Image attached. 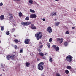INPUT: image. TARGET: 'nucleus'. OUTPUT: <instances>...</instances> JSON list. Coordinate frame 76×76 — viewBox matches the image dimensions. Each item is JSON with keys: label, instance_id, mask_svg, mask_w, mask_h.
I'll return each mask as SVG.
<instances>
[{"label": "nucleus", "instance_id": "a211bd4d", "mask_svg": "<svg viewBox=\"0 0 76 76\" xmlns=\"http://www.w3.org/2000/svg\"><path fill=\"white\" fill-rule=\"evenodd\" d=\"M65 72L66 74H68V73H69V71L67 70H65Z\"/></svg>", "mask_w": 76, "mask_h": 76}, {"label": "nucleus", "instance_id": "9b49d317", "mask_svg": "<svg viewBox=\"0 0 76 76\" xmlns=\"http://www.w3.org/2000/svg\"><path fill=\"white\" fill-rule=\"evenodd\" d=\"M30 63L29 62H26V66L27 67H30Z\"/></svg>", "mask_w": 76, "mask_h": 76}, {"label": "nucleus", "instance_id": "72a5a7b5", "mask_svg": "<svg viewBox=\"0 0 76 76\" xmlns=\"http://www.w3.org/2000/svg\"><path fill=\"white\" fill-rule=\"evenodd\" d=\"M14 48L15 49H17V48H18V47H17V46L15 45L14 46Z\"/></svg>", "mask_w": 76, "mask_h": 76}, {"label": "nucleus", "instance_id": "7ed1b4c3", "mask_svg": "<svg viewBox=\"0 0 76 76\" xmlns=\"http://www.w3.org/2000/svg\"><path fill=\"white\" fill-rule=\"evenodd\" d=\"M72 57L70 55L68 56L66 58V60L68 61L69 62H71L72 61Z\"/></svg>", "mask_w": 76, "mask_h": 76}, {"label": "nucleus", "instance_id": "864d4df0", "mask_svg": "<svg viewBox=\"0 0 76 76\" xmlns=\"http://www.w3.org/2000/svg\"><path fill=\"white\" fill-rule=\"evenodd\" d=\"M3 71H4V70L3 69Z\"/></svg>", "mask_w": 76, "mask_h": 76}, {"label": "nucleus", "instance_id": "5701e85b", "mask_svg": "<svg viewBox=\"0 0 76 76\" xmlns=\"http://www.w3.org/2000/svg\"><path fill=\"white\" fill-rule=\"evenodd\" d=\"M47 45L48 48H50V43H47Z\"/></svg>", "mask_w": 76, "mask_h": 76}, {"label": "nucleus", "instance_id": "4c0bfd02", "mask_svg": "<svg viewBox=\"0 0 76 76\" xmlns=\"http://www.w3.org/2000/svg\"><path fill=\"white\" fill-rule=\"evenodd\" d=\"M15 57V55H12V56H11V58L13 59V57Z\"/></svg>", "mask_w": 76, "mask_h": 76}, {"label": "nucleus", "instance_id": "8fccbe9b", "mask_svg": "<svg viewBox=\"0 0 76 76\" xmlns=\"http://www.w3.org/2000/svg\"><path fill=\"white\" fill-rule=\"evenodd\" d=\"M55 1H58V0H55Z\"/></svg>", "mask_w": 76, "mask_h": 76}, {"label": "nucleus", "instance_id": "423d86ee", "mask_svg": "<svg viewBox=\"0 0 76 76\" xmlns=\"http://www.w3.org/2000/svg\"><path fill=\"white\" fill-rule=\"evenodd\" d=\"M52 47L55 49L56 51H59V47H56V45H53L52 46Z\"/></svg>", "mask_w": 76, "mask_h": 76}, {"label": "nucleus", "instance_id": "20e7f679", "mask_svg": "<svg viewBox=\"0 0 76 76\" xmlns=\"http://www.w3.org/2000/svg\"><path fill=\"white\" fill-rule=\"evenodd\" d=\"M31 24V22H23L21 23L22 25H23L24 26H26V25H30V24Z\"/></svg>", "mask_w": 76, "mask_h": 76}, {"label": "nucleus", "instance_id": "2eb2a0df", "mask_svg": "<svg viewBox=\"0 0 76 76\" xmlns=\"http://www.w3.org/2000/svg\"><path fill=\"white\" fill-rule=\"evenodd\" d=\"M19 16V17H22V16H23V14L22 12H19L18 14Z\"/></svg>", "mask_w": 76, "mask_h": 76}, {"label": "nucleus", "instance_id": "39448f33", "mask_svg": "<svg viewBox=\"0 0 76 76\" xmlns=\"http://www.w3.org/2000/svg\"><path fill=\"white\" fill-rule=\"evenodd\" d=\"M47 32L48 33H51L53 32V29L51 27H48L47 28Z\"/></svg>", "mask_w": 76, "mask_h": 76}, {"label": "nucleus", "instance_id": "c85d7f7f", "mask_svg": "<svg viewBox=\"0 0 76 76\" xmlns=\"http://www.w3.org/2000/svg\"><path fill=\"white\" fill-rule=\"evenodd\" d=\"M13 19V16H11L9 18L10 19Z\"/></svg>", "mask_w": 76, "mask_h": 76}, {"label": "nucleus", "instance_id": "f3484780", "mask_svg": "<svg viewBox=\"0 0 76 76\" xmlns=\"http://www.w3.org/2000/svg\"><path fill=\"white\" fill-rule=\"evenodd\" d=\"M39 55H40V56H41L42 57V56H44V53H39Z\"/></svg>", "mask_w": 76, "mask_h": 76}, {"label": "nucleus", "instance_id": "f704fd0d", "mask_svg": "<svg viewBox=\"0 0 76 76\" xmlns=\"http://www.w3.org/2000/svg\"><path fill=\"white\" fill-rule=\"evenodd\" d=\"M25 19H29V18L28 16L26 17Z\"/></svg>", "mask_w": 76, "mask_h": 76}, {"label": "nucleus", "instance_id": "4468645a", "mask_svg": "<svg viewBox=\"0 0 76 76\" xmlns=\"http://www.w3.org/2000/svg\"><path fill=\"white\" fill-rule=\"evenodd\" d=\"M60 25L59 22H56L55 23V26H58V25Z\"/></svg>", "mask_w": 76, "mask_h": 76}, {"label": "nucleus", "instance_id": "c756f323", "mask_svg": "<svg viewBox=\"0 0 76 76\" xmlns=\"http://www.w3.org/2000/svg\"><path fill=\"white\" fill-rule=\"evenodd\" d=\"M52 38H50L49 39V42H51L52 41Z\"/></svg>", "mask_w": 76, "mask_h": 76}, {"label": "nucleus", "instance_id": "09e8293b", "mask_svg": "<svg viewBox=\"0 0 76 76\" xmlns=\"http://www.w3.org/2000/svg\"><path fill=\"white\" fill-rule=\"evenodd\" d=\"M74 11H76V9L75 8L74 9Z\"/></svg>", "mask_w": 76, "mask_h": 76}, {"label": "nucleus", "instance_id": "1a4fd4ad", "mask_svg": "<svg viewBox=\"0 0 76 76\" xmlns=\"http://www.w3.org/2000/svg\"><path fill=\"white\" fill-rule=\"evenodd\" d=\"M29 41H30V40L29 39H26L25 41V43H26V44H29Z\"/></svg>", "mask_w": 76, "mask_h": 76}, {"label": "nucleus", "instance_id": "412c9836", "mask_svg": "<svg viewBox=\"0 0 76 76\" xmlns=\"http://www.w3.org/2000/svg\"><path fill=\"white\" fill-rule=\"evenodd\" d=\"M64 45L65 46V47H66V46H67V45H68V43H67V42H65L64 43Z\"/></svg>", "mask_w": 76, "mask_h": 76}, {"label": "nucleus", "instance_id": "bf43d9fd", "mask_svg": "<svg viewBox=\"0 0 76 76\" xmlns=\"http://www.w3.org/2000/svg\"><path fill=\"white\" fill-rule=\"evenodd\" d=\"M1 43V41H0V43Z\"/></svg>", "mask_w": 76, "mask_h": 76}, {"label": "nucleus", "instance_id": "5fc2aeb1", "mask_svg": "<svg viewBox=\"0 0 76 76\" xmlns=\"http://www.w3.org/2000/svg\"><path fill=\"white\" fill-rule=\"evenodd\" d=\"M14 37H16V35H14Z\"/></svg>", "mask_w": 76, "mask_h": 76}, {"label": "nucleus", "instance_id": "dca6fc26", "mask_svg": "<svg viewBox=\"0 0 76 76\" xmlns=\"http://www.w3.org/2000/svg\"><path fill=\"white\" fill-rule=\"evenodd\" d=\"M66 69H68V70H70L71 69V66H67L66 67Z\"/></svg>", "mask_w": 76, "mask_h": 76}, {"label": "nucleus", "instance_id": "e433bc0d", "mask_svg": "<svg viewBox=\"0 0 76 76\" xmlns=\"http://www.w3.org/2000/svg\"><path fill=\"white\" fill-rule=\"evenodd\" d=\"M1 66L2 67V68H4V67H3V66H4V65H3L2 64H1Z\"/></svg>", "mask_w": 76, "mask_h": 76}, {"label": "nucleus", "instance_id": "c03bdc74", "mask_svg": "<svg viewBox=\"0 0 76 76\" xmlns=\"http://www.w3.org/2000/svg\"><path fill=\"white\" fill-rule=\"evenodd\" d=\"M42 45H41L40 46V48H42Z\"/></svg>", "mask_w": 76, "mask_h": 76}, {"label": "nucleus", "instance_id": "9d476101", "mask_svg": "<svg viewBox=\"0 0 76 76\" xmlns=\"http://www.w3.org/2000/svg\"><path fill=\"white\" fill-rule=\"evenodd\" d=\"M55 15L57 16V13L54 12L50 14L51 16H55Z\"/></svg>", "mask_w": 76, "mask_h": 76}, {"label": "nucleus", "instance_id": "a878e982", "mask_svg": "<svg viewBox=\"0 0 76 76\" xmlns=\"http://www.w3.org/2000/svg\"><path fill=\"white\" fill-rule=\"evenodd\" d=\"M56 76H61L60 74H59L58 73H57L56 74Z\"/></svg>", "mask_w": 76, "mask_h": 76}, {"label": "nucleus", "instance_id": "cd10ccee", "mask_svg": "<svg viewBox=\"0 0 76 76\" xmlns=\"http://www.w3.org/2000/svg\"><path fill=\"white\" fill-rule=\"evenodd\" d=\"M49 61L50 62H52L53 60H52V58H50Z\"/></svg>", "mask_w": 76, "mask_h": 76}, {"label": "nucleus", "instance_id": "b1692460", "mask_svg": "<svg viewBox=\"0 0 76 76\" xmlns=\"http://www.w3.org/2000/svg\"><path fill=\"white\" fill-rule=\"evenodd\" d=\"M29 3H30V4H32L33 3V1L32 0H30L29 1Z\"/></svg>", "mask_w": 76, "mask_h": 76}, {"label": "nucleus", "instance_id": "2f4dec72", "mask_svg": "<svg viewBox=\"0 0 76 76\" xmlns=\"http://www.w3.org/2000/svg\"><path fill=\"white\" fill-rule=\"evenodd\" d=\"M20 53H23V50L21 49L20 50Z\"/></svg>", "mask_w": 76, "mask_h": 76}, {"label": "nucleus", "instance_id": "13d9d810", "mask_svg": "<svg viewBox=\"0 0 76 76\" xmlns=\"http://www.w3.org/2000/svg\"><path fill=\"white\" fill-rule=\"evenodd\" d=\"M43 19H45V18H43Z\"/></svg>", "mask_w": 76, "mask_h": 76}, {"label": "nucleus", "instance_id": "bb28decb", "mask_svg": "<svg viewBox=\"0 0 76 76\" xmlns=\"http://www.w3.org/2000/svg\"><path fill=\"white\" fill-rule=\"evenodd\" d=\"M15 29L14 28H13L12 29L11 31V32H14V31H15Z\"/></svg>", "mask_w": 76, "mask_h": 76}, {"label": "nucleus", "instance_id": "ea45409f", "mask_svg": "<svg viewBox=\"0 0 76 76\" xmlns=\"http://www.w3.org/2000/svg\"><path fill=\"white\" fill-rule=\"evenodd\" d=\"M43 59H44V60H46V58H45V57H43Z\"/></svg>", "mask_w": 76, "mask_h": 76}, {"label": "nucleus", "instance_id": "4d7b16f0", "mask_svg": "<svg viewBox=\"0 0 76 76\" xmlns=\"http://www.w3.org/2000/svg\"><path fill=\"white\" fill-rule=\"evenodd\" d=\"M29 20V19H27V20Z\"/></svg>", "mask_w": 76, "mask_h": 76}, {"label": "nucleus", "instance_id": "6e6552de", "mask_svg": "<svg viewBox=\"0 0 76 76\" xmlns=\"http://www.w3.org/2000/svg\"><path fill=\"white\" fill-rule=\"evenodd\" d=\"M31 18L33 19V18H37V15L35 14H31L30 15Z\"/></svg>", "mask_w": 76, "mask_h": 76}, {"label": "nucleus", "instance_id": "ddd939ff", "mask_svg": "<svg viewBox=\"0 0 76 76\" xmlns=\"http://www.w3.org/2000/svg\"><path fill=\"white\" fill-rule=\"evenodd\" d=\"M0 18L1 19H4V15H2L0 16Z\"/></svg>", "mask_w": 76, "mask_h": 76}, {"label": "nucleus", "instance_id": "393cba45", "mask_svg": "<svg viewBox=\"0 0 76 76\" xmlns=\"http://www.w3.org/2000/svg\"><path fill=\"white\" fill-rule=\"evenodd\" d=\"M31 28L32 29H36V27L35 26L31 27Z\"/></svg>", "mask_w": 76, "mask_h": 76}, {"label": "nucleus", "instance_id": "aec40b11", "mask_svg": "<svg viewBox=\"0 0 76 76\" xmlns=\"http://www.w3.org/2000/svg\"><path fill=\"white\" fill-rule=\"evenodd\" d=\"M14 42H16V43H18L19 42V40L17 39H15L14 40Z\"/></svg>", "mask_w": 76, "mask_h": 76}, {"label": "nucleus", "instance_id": "6ab92c4d", "mask_svg": "<svg viewBox=\"0 0 76 76\" xmlns=\"http://www.w3.org/2000/svg\"><path fill=\"white\" fill-rule=\"evenodd\" d=\"M30 11L31 13H35V11H34V10H32L30 9Z\"/></svg>", "mask_w": 76, "mask_h": 76}, {"label": "nucleus", "instance_id": "f257e3e1", "mask_svg": "<svg viewBox=\"0 0 76 76\" xmlns=\"http://www.w3.org/2000/svg\"><path fill=\"white\" fill-rule=\"evenodd\" d=\"M44 64V62H41L39 64H38V70H43V66L42 65Z\"/></svg>", "mask_w": 76, "mask_h": 76}, {"label": "nucleus", "instance_id": "37998d69", "mask_svg": "<svg viewBox=\"0 0 76 76\" xmlns=\"http://www.w3.org/2000/svg\"><path fill=\"white\" fill-rule=\"evenodd\" d=\"M38 50L39 51V52H41V50L40 49H38Z\"/></svg>", "mask_w": 76, "mask_h": 76}, {"label": "nucleus", "instance_id": "f8f14e48", "mask_svg": "<svg viewBox=\"0 0 76 76\" xmlns=\"http://www.w3.org/2000/svg\"><path fill=\"white\" fill-rule=\"evenodd\" d=\"M10 58H11V56L10 55H8L7 56V60H10Z\"/></svg>", "mask_w": 76, "mask_h": 76}, {"label": "nucleus", "instance_id": "0eeeda50", "mask_svg": "<svg viewBox=\"0 0 76 76\" xmlns=\"http://www.w3.org/2000/svg\"><path fill=\"white\" fill-rule=\"evenodd\" d=\"M57 40V41H59L60 44H61L63 42V38H58Z\"/></svg>", "mask_w": 76, "mask_h": 76}, {"label": "nucleus", "instance_id": "4be33fe9", "mask_svg": "<svg viewBox=\"0 0 76 76\" xmlns=\"http://www.w3.org/2000/svg\"><path fill=\"white\" fill-rule=\"evenodd\" d=\"M6 34L7 35H10V33H9V31H7L6 33Z\"/></svg>", "mask_w": 76, "mask_h": 76}, {"label": "nucleus", "instance_id": "473e14b6", "mask_svg": "<svg viewBox=\"0 0 76 76\" xmlns=\"http://www.w3.org/2000/svg\"><path fill=\"white\" fill-rule=\"evenodd\" d=\"M65 34H69V31H67L66 32Z\"/></svg>", "mask_w": 76, "mask_h": 76}, {"label": "nucleus", "instance_id": "052dcab7", "mask_svg": "<svg viewBox=\"0 0 76 76\" xmlns=\"http://www.w3.org/2000/svg\"><path fill=\"white\" fill-rule=\"evenodd\" d=\"M55 20L56 21V20L55 19Z\"/></svg>", "mask_w": 76, "mask_h": 76}, {"label": "nucleus", "instance_id": "a18cd8bd", "mask_svg": "<svg viewBox=\"0 0 76 76\" xmlns=\"http://www.w3.org/2000/svg\"><path fill=\"white\" fill-rule=\"evenodd\" d=\"M31 26H34V25L33 24H31Z\"/></svg>", "mask_w": 76, "mask_h": 76}, {"label": "nucleus", "instance_id": "6e6d98bb", "mask_svg": "<svg viewBox=\"0 0 76 76\" xmlns=\"http://www.w3.org/2000/svg\"><path fill=\"white\" fill-rule=\"evenodd\" d=\"M14 26H16V25H15V24H14Z\"/></svg>", "mask_w": 76, "mask_h": 76}, {"label": "nucleus", "instance_id": "a19ab883", "mask_svg": "<svg viewBox=\"0 0 76 76\" xmlns=\"http://www.w3.org/2000/svg\"><path fill=\"white\" fill-rule=\"evenodd\" d=\"M39 60H40L39 59V58H37V61H39Z\"/></svg>", "mask_w": 76, "mask_h": 76}, {"label": "nucleus", "instance_id": "603ef678", "mask_svg": "<svg viewBox=\"0 0 76 76\" xmlns=\"http://www.w3.org/2000/svg\"><path fill=\"white\" fill-rule=\"evenodd\" d=\"M47 53H45V55H47Z\"/></svg>", "mask_w": 76, "mask_h": 76}, {"label": "nucleus", "instance_id": "de8ad7c7", "mask_svg": "<svg viewBox=\"0 0 76 76\" xmlns=\"http://www.w3.org/2000/svg\"><path fill=\"white\" fill-rule=\"evenodd\" d=\"M72 29H75V27H72Z\"/></svg>", "mask_w": 76, "mask_h": 76}, {"label": "nucleus", "instance_id": "3c124183", "mask_svg": "<svg viewBox=\"0 0 76 76\" xmlns=\"http://www.w3.org/2000/svg\"><path fill=\"white\" fill-rule=\"evenodd\" d=\"M39 43L40 44H42V43H41V42H39Z\"/></svg>", "mask_w": 76, "mask_h": 76}, {"label": "nucleus", "instance_id": "58836bf2", "mask_svg": "<svg viewBox=\"0 0 76 76\" xmlns=\"http://www.w3.org/2000/svg\"><path fill=\"white\" fill-rule=\"evenodd\" d=\"M3 4L2 3V2L1 3H0V6H3Z\"/></svg>", "mask_w": 76, "mask_h": 76}, {"label": "nucleus", "instance_id": "49530a36", "mask_svg": "<svg viewBox=\"0 0 76 76\" xmlns=\"http://www.w3.org/2000/svg\"><path fill=\"white\" fill-rule=\"evenodd\" d=\"M44 22V21H45V19H43L42 20Z\"/></svg>", "mask_w": 76, "mask_h": 76}, {"label": "nucleus", "instance_id": "f03ea898", "mask_svg": "<svg viewBox=\"0 0 76 76\" xmlns=\"http://www.w3.org/2000/svg\"><path fill=\"white\" fill-rule=\"evenodd\" d=\"M35 37H36L37 40H39L42 37V35L39 34V33H37L35 34Z\"/></svg>", "mask_w": 76, "mask_h": 76}, {"label": "nucleus", "instance_id": "7c9ffc66", "mask_svg": "<svg viewBox=\"0 0 76 76\" xmlns=\"http://www.w3.org/2000/svg\"><path fill=\"white\" fill-rule=\"evenodd\" d=\"M4 26H1V31H3L4 30Z\"/></svg>", "mask_w": 76, "mask_h": 76}, {"label": "nucleus", "instance_id": "79ce46f5", "mask_svg": "<svg viewBox=\"0 0 76 76\" xmlns=\"http://www.w3.org/2000/svg\"><path fill=\"white\" fill-rule=\"evenodd\" d=\"M42 33L41 32H39V35H42Z\"/></svg>", "mask_w": 76, "mask_h": 76}, {"label": "nucleus", "instance_id": "c9c22d12", "mask_svg": "<svg viewBox=\"0 0 76 76\" xmlns=\"http://www.w3.org/2000/svg\"><path fill=\"white\" fill-rule=\"evenodd\" d=\"M14 1H20V0H13Z\"/></svg>", "mask_w": 76, "mask_h": 76}]
</instances>
